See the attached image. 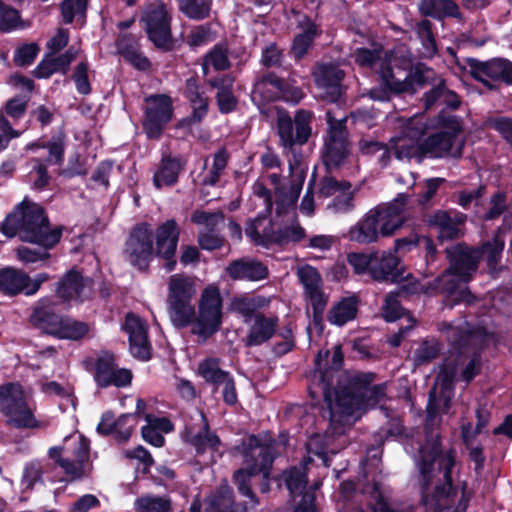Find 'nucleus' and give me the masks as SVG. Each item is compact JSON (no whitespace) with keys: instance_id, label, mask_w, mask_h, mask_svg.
Wrapping results in <instances>:
<instances>
[{"instance_id":"nucleus-59","label":"nucleus","mask_w":512,"mask_h":512,"mask_svg":"<svg viewBox=\"0 0 512 512\" xmlns=\"http://www.w3.org/2000/svg\"><path fill=\"white\" fill-rule=\"evenodd\" d=\"M27 106V99L23 97H15L7 101L3 110L0 112L3 113L4 118L7 119L6 116L13 119V121H17L25 115Z\"/></svg>"},{"instance_id":"nucleus-4","label":"nucleus","mask_w":512,"mask_h":512,"mask_svg":"<svg viewBox=\"0 0 512 512\" xmlns=\"http://www.w3.org/2000/svg\"><path fill=\"white\" fill-rule=\"evenodd\" d=\"M447 339L452 343L455 351L445 359L438 373L435 386L429 394L427 404V422L433 424L439 413L449 410L451 399L454 395V381L457 376L469 382L478 373L480 358L472 357L467 362V357L462 351H458L463 345L469 344L472 335L461 326L446 325Z\"/></svg>"},{"instance_id":"nucleus-39","label":"nucleus","mask_w":512,"mask_h":512,"mask_svg":"<svg viewBox=\"0 0 512 512\" xmlns=\"http://www.w3.org/2000/svg\"><path fill=\"white\" fill-rule=\"evenodd\" d=\"M210 85L217 90L216 100L221 113H229L236 108L237 98L234 95V78L230 75H223L209 81Z\"/></svg>"},{"instance_id":"nucleus-54","label":"nucleus","mask_w":512,"mask_h":512,"mask_svg":"<svg viewBox=\"0 0 512 512\" xmlns=\"http://www.w3.org/2000/svg\"><path fill=\"white\" fill-rule=\"evenodd\" d=\"M440 351V345L437 341H424L414 352L415 365H422L434 359Z\"/></svg>"},{"instance_id":"nucleus-20","label":"nucleus","mask_w":512,"mask_h":512,"mask_svg":"<svg viewBox=\"0 0 512 512\" xmlns=\"http://www.w3.org/2000/svg\"><path fill=\"white\" fill-rule=\"evenodd\" d=\"M94 380L102 388L127 387L131 384L132 372L129 369L118 367L114 355L103 351L95 360Z\"/></svg>"},{"instance_id":"nucleus-43","label":"nucleus","mask_w":512,"mask_h":512,"mask_svg":"<svg viewBox=\"0 0 512 512\" xmlns=\"http://www.w3.org/2000/svg\"><path fill=\"white\" fill-rule=\"evenodd\" d=\"M301 32L295 37L292 45V52L296 58H301L311 47L314 38L318 35L316 24L305 18L300 23Z\"/></svg>"},{"instance_id":"nucleus-45","label":"nucleus","mask_w":512,"mask_h":512,"mask_svg":"<svg viewBox=\"0 0 512 512\" xmlns=\"http://www.w3.org/2000/svg\"><path fill=\"white\" fill-rule=\"evenodd\" d=\"M437 101H442L451 108H456L459 105L458 96L454 92L446 90L442 80H439L435 87L425 94V107L430 108Z\"/></svg>"},{"instance_id":"nucleus-5","label":"nucleus","mask_w":512,"mask_h":512,"mask_svg":"<svg viewBox=\"0 0 512 512\" xmlns=\"http://www.w3.org/2000/svg\"><path fill=\"white\" fill-rule=\"evenodd\" d=\"M361 67L375 68L379 63V74L383 84L395 93H415L431 80L433 71L425 65H413L411 52L405 45L395 47L382 57V51L358 48L352 54Z\"/></svg>"},{"instance_id":"nucleus-63","label":"nucleus","mask_w":512,"mask_h":512,"mask_svg":"<svg viewBox=\"0 0 512 512\" xmlns=\"http://www.w3.org/2000/svg\"><path fill=\"white\" fill-rule=\"evenodd\" d=\"M73 80L79 93L83 95L90 93L91 86L88 80V65L86 62H80L77 64L73 74Z\"/></svg>"},{"instance_id":"nucleus-15","label":"nucleus","mask_w":512,"mask_h":512,"mask_svg":"<svg viewBox=\"0 0 512 512\" xmlns=\"http://www.w3.org/2000/svg\"><path fill=\"white\" fill-rule=\"evenodd\" d=\"M313 113L307 110H299L295 114L294 121L286 113H280L277 126L281 144L285 148H291L295 144L306 143L312 132Z\"/></svg>"},{"instance_id":"nucleus-27","label":"nucleus","mask_w":512,"mask_h":512,"mask_svg":"<svg viewBox=\"0 0 512 512\" xmlns=\"http://www.w3.org/2000/svg\"><path fill=\"white\" fill-rule=\"evenodd\" d=\"M179 227L174 220H167L159 225L155 232L156 255L168 260L166 264L167 271H172L175 267V261H170L174 256L179 239Z\"/></svg>"},{"instance_id":"nucleus-25","label":"nucleus","mask_w":512,"mask_h":512,"mask_svg":"<svg viewBox=\"0 0 512 512\" xmlns=\"http://www.w3.org/2000/svg\"><path fill=\"white\" fill-rule=\"evenodd\" d=\"M196 423L187 424L183 437L191 444L198 453H204L208 450L216 451L220 445V439L215 433L208 429V423L205 415L201 411L196 412Z\"/></svg>"},{"instance_id":"nucleus-32","label":"nucleus","mask_w":512,"mask_h":512,"mask_svg":"<svg viewBox=\"0 0 512 512\" xmlns=\"http://www.w3.org/2000/svg\"><path fill=\"white\" fill-rule=\"evenodd\" d=\"M344 237L351 242L362 245L376 243L381 238L374 216L369 210L348 229Z\"/></svg>"},{"instance_id":"nucleus-55","label":"nucleus","mask_w":512,"mask_h":512,"mask_svg":"<svg viewBox=\"0 0 512 512\" xmlns=\"http://www.w3.org/2000/svg\"><path fill=\"white\" fill-rule=\"evenodd\" d=\"M306 447L309 457L315 455L322 460L324 466H328L327 436H322L319 434L311 436L307 441Z\"/></svg>"},{"instance_id":"nucleus-53","label":"nucleus","mask_w":512,"mask_h":512,"mask_svg":"<svg viewBox=\"0 0 512 512\" xmlns=\"http://www.w3.org/2000/svg\"><path fill=\"white\" fill-rule=\"evenodd\" d=\"M192 221L202 226V231H211L223 223L224 217L221 212L196 211L192 215Z\"/></svg>"},{"instance_id":"nucleus-64","label":"nucleus","mask_w":512,"mask_h":512,"mask_svg":"<svg viewBox=\"0 0 512 512\" xmlns=\"http://www.w3.org/2000/svg\"><path fill=\"white\" fill-rule=\"evenodd\" d=\"M346 182H338L332 177H324L321 179L318 187V199H327L335 197V195L343 188Z\"/></svg>"},{"instance_id":"nucleus-26","label":"nucleus","mask_w":512,"mask_h":512,"mask_svg":"<svg viewBox=\"0 0 512 512\" xmlns=\"http://www.w3.org/2000/svg\"><path fill=\"white\" fill-rule=\"evenodd\" d=\"M313 75L323 99L335 102L341 97V82L344 77L342 70L334 65H319Z\"/></svg>"},{"instance_id":"nucleus-19","label":"nucleus","mask_w":512,"mask_h":512,"mask_svg":"<svg viewBox=\"0 0 512 512\" xmlns=\"http://www.w3.org/2000/svg\"><path fill=\"white\" fill-rule=\"evenodd\" d=\"M327 121L330 129L325 140L323 161L327 169L332 170L345 162L349 155V145L343 123L334 120L330 111L327 112Z\"/></svg>"},{"instance_id":"nucleus-7","label":"nucleus","mask_w":512,"mask_h":512,"mask_svg":"<svg viewBox=\"0 0 512 512\" xmlns=\"http://www.w3.org/2000/svg\"><path fill=\"white\" fill-rule=\"evenodd\" d=\"M324 400L329 410V419L334 433L340 434L337 426H350L368 408L374 407L385 397V386H361L331 391L327 384H322Z\"/></svg>"},{"instance_id":"nucleus-44","label":"nucleus","mask_w":512,"mask_h":512,"mask_svg":"<svg viewBox=\"0 0 512 512\" xmlns=\"http://www.w3.org/2000/svg\"><path fill=\"white\" fill-rule=\"evenodd\" d=\"M197 374L207 383L217 388L227 379L230 373L220 368L219 359L206 358L199 362Z\"/></svg>"},{"instance_id":"nucleus-37","label":"nucleus","mask_w":512,"mask_h":512,"mask_svg":"<svg viewBox=\"0 0 512 512\" xmlns=\"http://www.w3.org/2000/svg\"><path fill=\"white\" fill-rule=\"evenodd\" d=\"M461 223V218L451 217L446 211H437L428 218L429 226L437 232L440 241L456 238Z\"/></svg>"},{"instance_id":"nucleus-33","label":"nucleus","mask_w":512,"mask_h":512,"mask_svg":"<svg viewBox=\"0 0 512 512\" xmlns=\"http://www.w3.org/2000/svg\"><path fill=\"white\" fill-rule=\"evenodd\" d=\"M250 323L247 345L257 346L273 337L278 325V318L276 316H265L261 313H255Z\"/></svg>"},{"instance_id":"nucleus-35","label":"nucleus","mask_w":512,"mask_h":512,"mask_svg":"<svg viewBox=\"0 0 512 512\" xmlns=\"http://www.w3.org/2000/svg\"><path fill=\"white\" fill-rule=\"evenodd\" d=\"M227 272L234 279L250 281L263 280L268 276V268L263 263L251 259L234 261L227 267Z\"/></svg>"},{"instance_id":"nucleus-12","label":"nucleus","mask_w":512,"mask_h":512,"mask_svg":"<svg viewBox=\"0 0 512 512\" xmlns=\"http://www.w3.org/2000/svg\"><path fill=\"white\" fill-rule=\"evenodd\" d=\"M31 320L46 333L58 338L77 340L88 332V326L85 323L56 315L50 299L39 301Z\"/></svg>"},{"instance_id":"nucleus-23","label":"nucleus","mask_w":512,"mask_h":512,"mask_svg":"<svg viewBox=\"0 0 512 512\" xmlns=\"http://www.w3.org/2000/svg\"><path fill=\"white\" fill-rule=\"evenodd\" d=\"M470 73L476 80L492 89L494 82L502 80L512 82V63L508 60L495 58L489 61H469Z\"/></svg>"},{"instance_id":"nucleus-36","label":"nucleus","mask_w":512,"mask_h":512,"mask_svg":"<svg viewBox=\"0 0 512 512\" xmlns=\"http://www.w3.org/2000/svg\"><path fill=\"white\" fill-rule=\"evenodd\" d=\"M270 182L274 185L276 195V211L278 215L286 213L289 208H294L296 200L302 188L304 180L303 175L298 176V180L293 184L288 192L284 191V188L279 185L280 177L277 174H270L268 176Z\"/></svg>"},{"instance_id":"nucleus-34","label":"nucleus","mask_w":512,"mask_h":512,"mask_svg":"<svg viewBox=\"0 0 512 512\" xmlns=\"http://www.w3.org/2000/svg\"><path fill=\"white\" fill-rule=\"evenodd\" d=\"M297 275L314 308H322L325 300L321 291L322 279L318 271L310 265H304L298 268Z\"/></svg>"},{"instance_id":"nucleus-16","label":"nucleus","mask_w":512,"mask_h":512,"mask_svg":"<svg viewBox=\"0 0 512 512\" xmlns=\"http://www.w3.org/2000/svg\"><path fill=\"white\" fill-rule=\"evenodd\" d=\"M374 216L381 238L393 236L406 222V198L399 196L391 202L369 209Z\"/></svg>"},{"instance_id":"nucleus-2","label":"nucleus","mask_w":512,"mask_h":512,"mask_svg":"<svg viewBox=\"0 0 512 512\" xmlns=\"http://www.w3.org/2000/svg\"><path fill=\"white\" fill-rule=\"evenodd\" d=\"M167 310L172 324L176 328L191 326V333L201 341L216 334L223 320V301L219 288L208 285L202 291L197 312L193 300L197 294L193 277L174 274L167 282Z\"/></svg>"},{"instance_id":"nucleus-42","label":"nucleus","mask_w":512,"mask_h":512,"mask_svg":"<svg viewBox=\"0 0 512 512\" xmlns=\"http://www.w3.org/2000/svg\"><path fill=\"white\" fill-rule=\"evenodd\" d=\"M29 276L14 268L0 269V291L9 296H14L26 290Z\"/></svg>"},{"instance_id":"nucleus-21","label":"nucleus","mask_w":512,"mask_h":512,"mask_svg":"<svg viewBox=\"0 0 512 512\" xmlns=\"http://www.w3.org/2000/svg\"><path fill=\"white\" fill-rule=\"evenodd\" d=\"M171 17L163 4L150 5L142 18L148 38L158 48L167 49L171 44Z\"/></svg>"},{"instance_id":"nucleus-60","label":"nucleus","mask_w":512,"mask_h":512,"mask_svg":"<svg viewBox=\"0 0 512 512\" xmlns=\"http://www.w3.org/2000/svg\"><path fill=\"white\" fill-rule=\"evenodd\" d=\"M87 0H64L61 4V12L65 23H71L75 15H83L86 10Z\"/></svg>"},{"instance_id":"nucleus-62","label":"nucleus","mask_w":512,"mask_h":512,"mask_svg":"<svg viewBox=\"0 0 512 512\" xmlns=\"http://www.w3.org/2000/svg\"><path fill=\"white\" fill-rule=\"evenodd\" d=\"M214 36L207 25H200L191 30L188 35V44L192 47H199L208 44Z\"/></svg>"},{"instance_id":"nucleus-58","label":"nucleus","mask_w":512,"mask_h":512,"mask_svg":"<svg viewBox=\"0 0 512 512\" xmlns=\"http://www.w3.org/2000/svg\"><path fill=\"white\" fill-rule=\"evenodd\" d=\"M382 315L387 322H394L401 317L402 308L398 300V293H389L386 296Z\"/></svg>"},{"instance_id":"nucleus-18","label":"nucleus","mask_w":512,"mask_h":512,"mask_svg":"<svg viewBox=\"0 0 512 512\" xmlns=\"http://www.w3.org/2000/svg\"><path fill=\"white\" fill-rule=\"evenodd\" d=\"M145 101L146 108L143 128L149 138L157 139L172 119V100L167 95H152L147 97Z\"/></svg>"},{"instance_id":"nucleus-61","label":"nucleus","mask_w":512,"mask_h":512,"mask_svg":"<svg viewBox=\"0 0 512 512\" xmlns=\"http://www.w3.org/2000/svg\"><path fill=\"white\" fill-rule=\"evenodd\" d=\"M39 52V47L35 43L25 44L19 47L14 54V62L18 66H28L36 58Z\"/></svg>"},{"instance_id":"nucleus-6","label":"nucleus","mask_w":512,"mask_h":512,"mask_svg":"<svg viewBox=\"0 0 512 512\" xmlns=\"http://www.w3.org/2000/svg\"><path fill=\"white\" fill-rule=\"evenodd\" d=\"M1 230L8 237L18 233L23 241L39 246L35 249L21 247L17 250L18 258L25 263L47 259V250L58 243L61 237L60 229L50 228L42 207L26 198L6 217Z\"/></svg>"},{"instance_id":"nucleus-31","label":"nucleus","mask_w":512,"mask_h":512,"mask_svg":"<svg viewBox=\"0 0 512 512\" xmlns=\"http://www.w3.org/2000/svg\"><path fill=\"white\" fill-rule=\"evenodd\" d=\"M372 261L370 267V277L378 282L390 280L392 282L398 281V274L395 273L399 265V258L395 252L383 251L381 253H372Z\"/></svg>"},{"instance_id":"nucleus-30","label":"nucleus","mask_w":512,"mask_h":512,"mask_svg":"<svg viewBox=\"0 0 512 512\" xmlns=\"http://www.w3.org/2000/svg\"><path fill=\"white\" fill-rule=\"evenodd\" d=\"M265 212L258 215L257 218L250 221L246 227V235L256 245L268 246L271 243H281L282 235L280 231L274 230V224L267 217Z\"/></svg>"},{"instance_id":"nucleus-13","label":"nucleus","mask_w":512,"mask_h":512,"mask_svg":"<svg viewBox=\"0 0 512 512\" xmlns=\"http://www.w3.org/2000/svg\"><path fill=\"white\" fill-rule=\"evenodd\" d=\"M403 132L391 139V147L399 160L424 157L423 142L420 139L428 132V120L424 115H415L405 121L401 120Z\"/></svg>"},{"instance_id":"nucleus-24","label":"nucleus","mask_w":512,"mask_h":512,"mask_svg":"<svg viewBox=\"0 0 512 512\" xmlns=\"http://www.w3.org/2000/svg\"><path fill=\"white\" fill-rule=\"evenodd\" d=\"M123 329L128 334L131 354L143 361L151 357V345L148 341V326L135 314L129 313L125 318Z\"/></svg>"},{"instance_id":"nucleus-29","label":"nucleus","mask_w":512,"mask_h":512,"mask_svg":"<svg viewBox=\"0 0 512 512\" xmlns=\"http://www.w3.org/2000/svg\"><path fill=\"white\" fill-rule=\"evenodd\" d=\"M91 282L76 270H70L61 279L57 294L65 301H83L90 296Z\"/></svg>"},{"instance_id":"nucleus-47","label":"nucleus","mask_w":512,"mask_h":512,"mask_svg":"<svg viewBox=\"0 0 512 512\" xmlns=\"http://www.w3.org/2000/svg\"><path fill=\"white\" fill-rule=\"evenodd\" d=\"M206 512H235L233 509L232 490L223 485L208 501Z\"/></svg>"},{"instance_id":"nucleus-38","label":"nucleus","mask_w":512,"mask_h":512,"mask_svg":"<svg viewBox=\"0 0 512 512\" xmlns=\"http://www.w3.org/2000/svg\"><path fill=\"white\" fill-rule=\"evenodd\" d=\"M184 167L181 158L164 157L153 176V184L157 189L174 185Z\"/></svg>"},{"instance_id":"nucleus-50","label":"nucleus","mask_w":512,"mask_h":512,"mask_svg":"<svg viewBox=\"0 0 512 512\" xmlns=\"http://www.w3.org/2000/svg\"><path fill=\"white\" fill-rule=\"evenodd\" d=\"M227 49L223 46L216 45L206 56L203 62V71L208 73V69L212 67L214 70H225L229 68Z\"/></svg>"},{"instance_id":"nucleus-22","label":"nucleus","mask_w":512,"mask_h":512,"mask_svg":"<svg viewBox=\"0 0 512 512\" xmlns=\"http://www.w3.org/2000/svg\"><path fill=\"white\" fill-rule=\"evenodd\" d=\"M279 94L286 102L298 103L303 98V91L290 83H284L276 76L269 74L257 81L252 91V98L270 101Z\"/></svg>"},{"instance_id":"nucleus-14","label":"nucleus","mask_w":512,"mask_h":512,"mask_svg":"<svg viewBox=\"0 0 512 512\" xmlns=\"http://www.w3.org/2000/svg\"><path fill=\"white\" fill-rule=\"evenodd\" d=\"M153 232L148 224L137 225L130 233L124 249L126 260L138 268L145 270L152 261L155 250Z\"/></svg>"},{"instance_id":"nucleus-11","label":"nucleus","mask_w":512,"mask_h":512,"mask_svg":"<svg viewBox=\"0 0 512 512\" xmlns=\"http://www.w3.org/2000/svg\"><path fill=\"white\" fill-rule=\"evenodd\" d=\"M49 456L71 478H81L89 470V441L81 434H71L63 446L50 448Z\"/></svg>"},{"instance_id":"nucleus-9","label":"nucleus","mask_w":512,"mask_h":512,"mask_svg":"<svg viewBox=\"0 0 512 512\" xmlns=\"http://www.w3.org/2000/svg\"><path fill=\"white\" fill-rule=\"evenodd\" d=\"M438 130L423 141L424 157H460L465 140L462 137L463 123L455 115L442 111L428 121V131Z\"/></svg>"},{"instance_id":"nucleus-57","label":"nucleus","mask_w":512,"mask_h":512,"mask_svg":"<svg viewBox=\"0 0 512 512\" xmlns=\"http://www.w3.org/2000/svg\"><path fill=\"white\" fill-rule=\"evenodd\" d=\"M43 466L40 462H30L25 466L21 486L23 489H32L33 486L41 480Z\"/></svg>"},{"instance_id":"nucleus-17","label":"nucleus","mask_w":512,"mask_h":512,"mask_svg":"<svg viewBox=\"0 0 512 512\" xmlns=\"http://www.w3.org/2000/svg\"><path fill=\"white\" fill-rule=\"evenodd\" d=\"M307 463L285 471L282 476L290 494L301 496V499L295 503L293 512H316L314 491L320 487L321 482H315L310 489L303 493L307 485Z\"/></svg>"},{"instance_id":"nucleus-1","label":"nucleus","mask_w":512,"mask_h":512,"mask_svg":"<svg viewBox=\"0 0 512 512\" xmlns=\"http://www.w3.org/2000/svg\"><path fill=\"white\" fill-rule=\"evenodd\" d=\"M413 457L418 467L417 483L423 512H465L470 492L465 482H452L454 454L440 451L438 436L431 435Z\"/></svg>"},{"instance_id":"nucleus-40","label":"nucleus","mask_w":512,"mask_h":512,"mask_svg":"<svg viewBox=\"0 0 512 512\" xmlns=\"http://www.w3.org/2000/svg\"><path fill=\"white\" fill-rule=\"evenodd\" d=\"M359 298L350 295L338 301L328 313V321L336 326H343L355 319L358 312Z\"/></svg>"},{"instance_id":"nucleus-51","label":"nucleus","mask_w":512,"mask_h":512,"mask_svg":"<svg viewBox=\"0 0 512 512\" xmlns=\"http://www.w3.org/2000/svg\"><path fill=\"white\" fill-rule=\"evenodd\" d=\"M416 32L421 40L423 47V56L432 57L436 54L437 48L435 39L431 31V23L428 20L420 21L416 26Z\"/></svg>"},{"instance_id":"nucleus-52","label":"nucleus","mask_w":512,"mask_h":512,"mask_svg":"<svg viewBox=\"0 0 512 512\" xmlns=\"http://www.w3.org/2000/svg\"><path fill=\"white\" fill-rule=\"evenodd\" d=\"M118 51L136 68L144 70L149 66L146 57L138 52L134 45H128L125 38H121L117 42Z\"/></svg>"},{"instance_id":"nucleus-46","label":"nucleus","mask_w":512,"mask_h":512,"mask_svg":"<svg viewBox=\"0 0 512 512\" xmlns=\"http://www.w3.org/2000/svg\"><path fill=\"white\" fill-rule=\"evenodd\" d=\"M371 509L373 512H411L408 508L400 507L397 504L389 503L385 495L383 487L379 483H375L371 489ZM364 512V511H359Z\"/></svg>"},{"instance_id":"nucleus-10","label":"nucleus","mask_w":512,"mask_h":512,"mask_svg":"<svg viewBox=\"0 0 512 512\" xmlns=\"http://www.w3.org/2000/svg\"><path fill=\"white\" fill-rule=\"evenodd\" d=\"M0 412L6 417L9 425L16 428H43L46 424L37 420L34 407L28 395L17 383L0 386Z\"/></svg>"},{"instance_id":"nucleus-49","label":"nucleus","mask_w":512,"mask_h":512,"mask_svg":"<svg viewBox=\"0 0 512 512\" xmlns=\"http://www.w3.org/2000/svg\"><path fill=\"white\" fill-rule=\"evenodd\" d=\"M137 512H171L170 500L165 497L146 495L135 501Z\"/></svg>"},{"instance_id":"nucleus-28","label":"nucleus","mask_w":512,"mask_h":512,"mask_svg":"<svg viewBox=\"0 0 512 512\" xmlns=\"http://www.w3.org/2000/svg\"><path fill=\"white\" fill-rule=\"evenodd\" d=\"M137 424V414H123L115 421L114 415L107 412L103 414L97 426V431L103 435L115 433L119 441L125 442L130 438Z\"/></svg>"},{"instance_id":"nucleus-8","label":"nucleus","mask_w":512,"mask_h":512,"mask_svg":"<svg viewBox=\"0 0 512 512\" xmlns=\"http://www.w3.org/2000/svg\"><path fill=\"white\" fill-rule=\"evenodd\" d=\"M277 443L270 437L265 436L263 440L258 437L251 436L248 441V449L244 453V468L234 473V481L239 492L250 499L252 506L258 504L251 488L250 478L261 473L265 482L262 484L261 490L267 492L268 476L272 466Z\"/></svg>"},{"instance_id":"nucleus-41","label":"nucleus","mask_w":512,"mask_h":512,"mask_svg":"<svg viewBox=\"0 0 512 512\" xmlns=\"http://www.w3.org/2000/svg\"><path fill=\"white\" fill-rule=\"evenodd\" d=\"M418 7L423 15L437 19L461 17L458 5L452 0H419Z\"/></svg>"},{"instance_id":"nucleus-48","label":"nucleus","mask_w":512,"mask_h":512,"mask_svg":"<svg viewBox=\"0 0 512 512\" xmlns=\"http://www.w3.org/2000/svg\"><path fill=\"white\" fill-rule=\"evenodd\" d=\"M353 199L354 194L351 190V185L347 182L327 205V208L334 213H349L354 209Z\"/></svg>"},{"instance_id":"nucleus-3","label":"nucleus","mask_w":512,"mask_h":512,"mask_svg":"<svg viewBox=\"0 0 512 512\" xmlns=\"http://www.w3.org/2000/svg\"><path fill=\"white\" fill-rule=\"evenodd\" d=\"M504 248V240L498 235L492 241L485 243L481 249H472L463 245H455L446 249L450 267L429 286L419 283L412 277H407L400 291L405 294L417 293H459L462 301L471 302V295L465 286L477 270L481 257L487 258V264L494 270Z\"/></svg>"},{"instance_id":"nucleus-56","label":"nucleus","mask_w":512,"mask_h":512,"mask_svg":"<svg viewBox=\"0 0 512 512\" xmlns=\"http://www.w3.org/2000/svg\"><path fill=\"white\" fill-rule=\"evenodd\" d=\"M19 13L16 9L5 5L0 0V30L9 32L19 24Z\"/></svg>"}]
</instances>
